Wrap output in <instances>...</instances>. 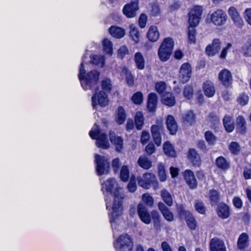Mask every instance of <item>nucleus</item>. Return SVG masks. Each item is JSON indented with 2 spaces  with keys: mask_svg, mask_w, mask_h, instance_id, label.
<instances>
[{
  "mask_svg": "<svg viewBox=\"0 0 251 251\" xmlns=\"http://www.w3.org/2000/svg\"><path fill=\"white\" fill-rule=\"evenodd\" d=\"M101 191L104 196L106 209L108 214L113 236L115 238L117 230H119L118 225L122 223L123 212V200L125 194L123 188L119 186L115 178H108L101 183Z\"/></svg>",
  "mask_w": 251,
  "mask_h": 251,
  "instance_id": "obj_1",
  "label": "nucleus"
},
{
  "mask_svg": "<svg viewBox=\"0 0 251 251\" xmlns=\"http://www.w3.org/2000/svg\"><path fill=\"white\" fill-rule=\"evenodd\" d=\"M89 61L88 55H84L82 58L78 74L81 85L85 91L93 90L97 87L100 75V72L97 70H92L86 73L85 65H87Z\"/></svg>",
  "mask_w": 251,
  "mask_h": 251,
  "instance_id": "obj_2",
  "label": "nucleus"
},
{
  "mask_svg": "<svg viewBox=\"0 0 251 251\" xmlns=\"http://www.w3.org/2000/svg\"><path fill=\"white\" fill-rule=\"evenodd\" d=\"M202 12L201 6H194L189 13V23L190 27L188 28V38L191 43H194L195 39V29L194 27L197 26L200 22Z\"/></svg>",
  "mask_w": 251,
  "mask_h": 251,
  "instance_id": "obj_3",
  "label": "nucleus"
},
{
  "mask_svg": "<svg viewBox=\"0 0 251 251\" xmlns=\"http://www.w3.org/2000/svg\"><path fill=\"white\" fill-rule=\"evenodd\" d=\"M113 244L116 251H132L134 246L131 236L127 233L115 238Z\"/></svg>",
  "mask_w": 251,
  "mask_h": 251,
  "instance_id": "obj_4",
  "label": "nucleus"
},
{
  "mask_svg": "<svg viewBox=\"0 0 251 251\" xmlns=\"http://www.w3.org/2000/svg\"><path fill=\"white\" fill-rule=\"evenodd\" d=\"M90 136L93 139H96V145L98 148L107 149L110 144L107 140L106 134L100 130L99 126L95 124L89 132Z\"/></svg>",
  "mask_w": 251,
  "mask_h": 251,
  "instance_id": "obj_5",
  "label": "nucleus"
},
{
  "mask_svg": "<svg viewBox=\"0 0 251 251\" xmlns=\"http://www.w3.org/2000/svg\"><path fill=\"white\" fill-rule=\"evenodd\" d=\"M173 47L174 41L172 38L167 37L164 39L158 51L159 57L162 61L165 62L169 59Z\"/></svg>",
  "mask_w": 251,
  "mask_h": 251,
  "instance_id": "obj_6",
  "label": "nucleus"
},
{
  "mask_svg": "<svg viewBox=\"0 0 251 251\" xmlns=\"http://www.w3.org/2000/svg\"><path fill=\"white\" fill-rule=\"evenodd\" d=\"M95 163L96 164V169L98 175L107 174L109 172L110 162L105 157L96 154Z\"/></svg>",
  "mask_w": 251,
  "mask_h": 251,
  "instance_id": "obj_7",
  "label": "nucleus"
},
{
  "mask_svg": "<svg viewBox=\"0 0 251 251\" xmlns=\"http://www.w3.org/2000/svg\"><path fill=\"white\" fill-rule=\"evenodd\" d=\"M137 180L138 185L146 189L150 188L151 185H153L155 187H157L158 185L155 175L151 173H146L142 176H138Z\"/></svg>",
  "mask_w": 251,
  "mask_h": 251,
  "instance_id": "obj_8",
  "label": "nucleus"
},
{
  "mask_svg": "<svg viewBox=\"0 0 251 251\" xmlns=\"http://www.w3.org/2000/svg\"><path fill=\"white\" fill-rule=\"evenodd\" d=\"M108 101L107 94L102 91H96L92 97V106L96 110L98 106L105 107L107 105Z\"/></svg>",
  "mask_w": 251,
  "mask_h": 251,
  "instance_id": "obj_9",
  "label": "nucleus"
},
{
  "mask_svg": "<svg viewBox=\"0 0 251 251\" xmlns=\"http://www.w3.org/2000/svg\"><path fill=\"white\" fill-rule=\"evenodd\" d=\"M227 20L226 13L221 9H218L213 12L210 18V21L214 25L221 26L225 24Z\"/></svg>",
  "mask_w": 251,
  "mask_h": 251,
  "instance_id": "obj_10",
  "label": "nucleus"
},
{
  "mask_svg": "<svg viewBox=\"0 0 251 251\" xmlns=\"http://www.w3.org/2000/svg\"><path fill=\"white\" fill-rule=\"evenodd\" d=\"M192 69L188 63H183L179 69V79L183 83L187 82L191 76Z\"/></svg>",
  "mask_w": 251,
  "mask_h": 251,
  "instance_id": "obj_11",
  "label": "nucleus"
},
{
  "mask_svg": "<svg viewBox=\"0 0 251 251\" xmlns=\"http://www.w3.org/2000/svg\"><path fill=\"white\" fill-rule=\"evenodd\" d=\"M138 9V1L137 0L131 1L126 4L123 9L124 14L128 18L134 17L136 15V11Z\"/></svg>",
  "mask_w": 251,
  "mask_h": 251,
  "instance_id": "obj_12",
  "label": "nucleus"
},
{
  "mask_svg": "<svg viewBox=\"0 0 251 251\" xmlns=\"http://www.w3.org/2000/svg\"><path fill=\"white\" fill-rule=\"evenodd\" d=\"M137 212L139 218L142 222L147 225H149L151 223V215L143 203H140L138 204Z\"/></svg>",
  "mask_w": 251,
  "mask_h": 251,
  "instance_id": "obj_13",
  "label": "nucleus"
},
{
  "mask_svg": "<svg viewBox=\"0 0 251 251\" xmlns=\"http://www.w3.org/2000/svg\"><path fill=\"white\" fill-rule=\"evenodd\" d=\"M218 78L222 84L226 87L229 86L232 80V76L230 72L226 69L220 72L218 75Z\"/></svg>",
  "mask_w": 251,
  "mask_h": 251,
  "instance_id": "obj_14",
  "label": "nucleus"
},
{
  "mask_svg": "<svg viewBox=\"0 0 251 251\" xmlns=\"http://www.w3.org/2000/svg\"><path fill=\"white\" fill-rule=\"evenodd\" d=\"M221 42L219 39H214L212 43L208 45L205 49V52L208 56L215 55L220 49Z\"/></svg>",
  "mask_w": 251,
  "mask_h": 251,
  "instance_id": "obj_15",
  "label": "nucleus"
},
{
  "mask_svg": "<svg viewBox=\"0 0 251 251\" xmlns=\"http://www.w3.org/2000/svg\"><path fill=\"white\" fill-rule=\"evenodd\" d=\"M109 138L111 143L115 146L116 151L121 152L123 149V138L121 136H116L112 131L109 132Z\"/></svg>",
  "mask_w": 251,
  "mask_h": 251,
  "instance_id": "obj_16",
  "label": "nucleus"
},
{
  "mask_svg": "<svg viewBox=\"0 0 251 251\" xmlns=\"http://www.w3.org/2000/svg\"><path fill=\"white\" fill-rule=\"evenodd\" d=\"M210 248L211 251H226L224 242L217 238L211 240Z\"/></svg>",
  "mask_w": 251,
  "mask_h": 251,
  "instance_id": "obj_17",
  "label": "nucleus"
},
{
  "mask_svg": "<svg viewBox=\"0 0 251 251\" xmlns=\"http://www.w3.org/2000/svg\"><path fill=\"white\" fill-rule=\"evenodd\" d=\"M202 90L204 95L208 98L213 97L215 94L214 84L210 80H206L203 83Z\"/></svg>",
  "mask_w": 251,
  "mask_h": 251,
  "instance_id": "obj_18",
  "label": "nucleus"
},
{
  "mask_svg": "<svg viewBox=\"0 0 251 251\" xmlns=\"http://www.w3.org/2000/svg\"><path fill=\"white\" fill-rule=\"evenodd\" d=\"M228 13L236 25L238 27H241L243 25V21L236 9L234 7H230L228 9Z\"/></svg>",
  "mask_w": 251,
  "mask_h": 251,
  "instance_id": "obj_19",
  "label": "nucleus"
},
{
  "mask_svg": "<svg viewBox=\"0 0 251 251\" xmlns=\"http://www.w3.org/2000/svg\"><path fill=\"white\" fill-rule=\"evenodd\" d=\"M184 177L187 184L191 188L194 189L197 187V180L192 171L189 170H186L184 173Z\"/></svg>",
  "mask_w": 251,
  "mask_h": 251,
  "instance_id": "obj_20",
  "label": "nucleus"
},
{
  "mask_svg": "<svg viewBox=\"0 0 251 251\" xmlns=\"http://www.w3.org/2000/svg\"><path fill=\"white\" fill-rule=\"evenodd\" d=\"M217 213L218 216L222 219L228 218L230 216L228 206L224 203H220L217 208Z\"/></svg>",
  "mask_w": 251,
  "mask_h": 251,
  "instance_id": "obj_21",
  "label": "nucleus"
},
{
  "mask_svg": "<svg viewBox=\"0 0 251 251\" xmlns=\"http://www.w3.org/2000/svg\"><path fill=\"white\" fill-rule=\"evenodd\" d=\"M158 207L166 220L170 222L173 221L174 220L173 214L169 210L168 207H166L163 202H159L158 203Z\"/></svg>",
  "mask_w": 251,
  "mask_h": 251,
  "instance_id": "obj_22",
  "label": "nucleus"
},
{
  "mask_svg": "<svg viewBox=\"0 0 251 251\" xmlns=\"http://www.w3.org/2000/svg\"><path fill=\"white\" fill-rule=\"evenodd\" d=\"M166 125L170 134H175L177 130V125L173 116L171 115L168 116L166 120Z\"/></svg>",
  "mask_w": 251,
  "mask_h": 251,
  "instance_id": "obj_23",
  "label": "nucleus"
},
{
  "mask_svg": "<svg viewBox=\"0 0 251 251\" xmlns=\"http://www.w3.org/2000/svg\"><path fill=\"white\" fill-rule=\"evenodd\" d=\"M109 32L112 36L115 38L120 39L125 35V31L124 28L113 25L109 28Z\"/></svg>",
  "mask_w": 251,
  "mask_h": 251,
  "instance_id": "obj_24",
  "label": "nucleus"
},
{
  "mask_svg": "<svg viewBox=\"0 0 251 251\" xmlns=\"http://www.w3.org/2000/svg\"><path fill=\"white\" fill-rule=\"evenodd\" d=\"M90 62L96 66L103 67L105 64V57L104 55L92 54L90 56Z\"/></svg>",
  "mask_w": 251,
  "mask_h": 251,
  "instance_id": "obj_25",
  "label": "nucleus"
},
{
  "mask_svg": "<svg viewBox=\"0 0 251 251\" xmlns=\"http://www.w3.org/2000/svg\"><path fill=\"white\" fill-rule=\"evenodd\" d=\"M148 39L152 42H156L159 37V33L156 26L151 25L150 27L147 34Z\"/></svg>",
  "mask_w": 251,
  "mask_h": 251,
  "instance_id": "obj_26",
  "label": "nucleus"
},
{
  "mask_svg": "<svg viewBox=\"0 0 251 251\" xmlns=\"http://www.w3.org/2000/svg\"><path fill=\"white\" fill-rule=\"evenodd\" d=\"M161 101L164 104L170 107L174 106L176 103L174 96L169 92L165 93L162 95Z\"/></svg>",
  "mask_w": 251,
  "mask_h": 251,
  "instance_id": "obj_27",
  "label": "nucleus"
},
{
  "mask_svg": "<svg viewBox=\"0 0 251 251\" xmlns=\"http://www.w3.org/2000/svg\"><path fill=\"white\" fill-rule=\"evenodd\" d=\"M157 102V97L154 93H151L148 97L147 107L150 112L155 111Z\"/></svg>",
  "mask_w": 251,
  "mask_h": 251,
  "instance_id": "obj_28",
  "label": "nucleus"
},
{
  "mask_svg": "<svg viewBox=\"0 0 251 251\" xmlns=\"http://www.w3.org/2000/svg\"><path fill=\"white\" fill-rule=\"evenodd\" d=\"M102 50L107 55L111 56L113 54V44L107 38H104L102 42Z\"/></svg>",
  "mask_w": 251,
  "mask_h": 251,
  "instance_id": "obj_29",
  "label": "nucleus"
},
{
  "mask_svg": "<svg viewBox=\"0 0 251 251\" xmlns=\"http://www.w3.org/2000/svg\"><path fill=\"white\" fill-rule=\"evenodd\" d=\"M249 236L246 233H242L239 237L237 247L239 250H244L248 245Z\"/></svg>",
  "mask_w": 251,
  "mask_h": 251,
  "instance_id": "obj_30",
  "label": "nucleus"
},
{
  "mask_svg": "<svg viewBox=\"0 0 251 251\" xmlns=\"http://www.w3.org/2000/svg\"><path fill=\"white\" fill-rule=\"evenodd\" d=\"M188 156L191 160L193 165L200 166L201 164V159L200 155L197 153L194 149H190L188 152Z\"/></svg>",
  "mask_w": 251,
  "mask_h": 251,
  "instance_id": "obj_31",
  "label": "nucleus"
},
{
  "mask_svg": "<svg viewBox=\"0 0 251 251\" xmlns=\"http://www.w3.org/2000/svg\"><path fill=\"white\" fill-rule=\"evenodd\" d=\"M129 36L135 44H138L140 41V34L137 28L133 25L129 27Z\"/></svg>",
  "mask_w": 251,
  "mask_h": 251,
  "instance_id": "obj_32",
  "label": "nucleus"
},
{
  "mask_svg": "<svg viewBox=\"0 0 251 251\" xmlns=\"http://www.w3.org/2000/svg\"><path fill=\"white\" fill-rule=\"evenodd\" d=\"M237 130L241 134H244L246 131V122L245 118L239 116L236 119Z\"/></svg>",
  "mask_w": 251,
  "mask_h": 251,
  "instance_id": "obj_33",
  "label": "nucleus"
},
{
  "mask_svg": "<svg viewBox=\"0 0 251 251\" xmlns=\"http://www.w3.org/2000/svg\"><path fill=\"white\" fill-rule=\"evenodd\" d=\"M138 164L141 168L148 170L152 165L151 161L145 155H141L138 160Z\"/></svg>",
  "mask_w": 251,
  "mask_h": 251,
  "instance_id": "obj_34",
  "label": "nucleus"
},
{
  "mask_svg": "<svg viewBox=\"0 0 251 251\" xmlns=\"http://www.w3.org/2000/svg\"><path fill=\"white\" fill-rule=\"evenodd\" d=\"M126 118L125 110L122 106H119L116 112V121L119 125L123 124Z\"/></svg>",
  "mask_w": 251,
  "mask_h": 251,
  "instance_id": "obj_35",
  "label": "nucleus"
},
{
  "mask_svg": "<svg viewBox=\"0 0 251 251\" xmlns=\"http://www.w3.org/2000/svg\"><path fill=\"white\" fill-rule=\"evenodd\" d=\"M183 122L185 124L192 125L195 121V116L191 110L188 111L182 115Z\"/></svg>",
  "mask_w": 251,
  "mask_h": 251,
  "instance_id": "obj_36",
  "label": "nucleus"
},
{
  "mask_svg": "<svg viewBox=\"0 0 251 251\" xmlns=\"http://www.w3.org/2000/svg\"><path fill=\"white\" fill-rule=\"evenodd\" d=\"M223 125L228 132H232L234 128V125L232 118L228 116H225L223 119Z\"/></svg>",
  "mask_w": 251,
  "mask_h": 251,
  "instance_id": "obj_37",
  "label": "nucleus"
},
{
  "mask_svg": "<svg viewBox=\"0 0 251 251\" xmlns=\"http://www.w3.org/2000/svg\"><path fill=\"white\" fill-rule=\"evenodd\" d=\"M163 151L165 154L169 156L175 157L176 151L174 146L169 142L166 141L163 145Z\"/></svg>",
  "mask_w": 251,
  "mask_h": 251,
  "instance_id": "obj_38",
  "label": "nucleus"
},
{
  "mask_svg": "<svg viewBox=\"0 0 251 251\" xmlns=\"http://www.w3.org/2000/svg\"><path fill=\"white\" fill-rule=\"evenodd\" d=\"M134 61L138 69L143 70L144 68L145 60L141 53L138 52L135 54Z\"/></svg>",
  "mask_w": 251,
  "mask_h": 251,
  "instance_id": "obj_39",
  "label": "nucleus"
},
{
  "mask_svg": "<svg viewBox=\"0 0 251 251\" xmlns=\"http://www.w3.org/2000/svg\"><path fill=\"white\" fill-rule=\"evenodd\" d=\"M122 75H125L126 83L129 86H132L134 84V78L131 72L126 68L122 69Z\"/></svg>",
  "mask_w": 251,
  "mask_h": 251,
  "instance_id": "obj_40",
  "label": "nucleus"
},
{
  "mask_svg": "<svg viewBox=\"0 0 251 251\" xmlns=\"http://www.w3.org/2000/svg\"><path fill=\"white\" fill-rule=\"evenodd\" d=\"M151 217L153 221L154 227L157 230H160L161 229V223L160 219V215L156 211H152L151 212Z\"/></svg>",
  "mask_w": 251,
  "mask_h": 251,
  "instance_id": "obj_41",
  "label": "nucleus"
},
{
  "mask_svg": "<svg viewBox=\"0 0 251 251\" xmlns=\"http://www.w3.org/2000/svg\"><path fill=\"white\" fill-rule=\"evenodd\" d=\"M217 166L223 170H226L229 168V163L223 156L218 157L216 160Z\"/></svg>",
  "mask_w": 251,
  "mask_h": 251,
  "instance_id": "obj_42",
  "label": "nucleus"
},
{
  "mask_svg": "<svg viewBox=\"0 0 251 251\" xmlns=\"http://www.w3.org/2000/svg\"><path fill=\"white\" fill-rule=\"evenodd\" d=\"M161 196L165 202V203L169 206H171L173 204V199L170 193L167 190L164 189L161 192Z\"/></svg>",
  "mask_w": 251,
  "mask_h": 251,
  "instance_id": "obj_43",
  "label": "nucleus"
},
{
  "mask_svg": "<svg viewBox=\"0 0 251 251\" xmlns=\"http://www.w3.org/2000/svg\"><path fill=\"white\" fill-rule=\"evenodd\" d=\"M241 51L245 56H251V39H249L242 47Z\"/></svg>",
  "mask_w": 251,
  "mask_h": 251,
  "instance_id": "obj_44",
  "label": "nucleus"
},
{
  "mask_svg": "<svg viewBox=\"0 0 251 251\" xmlns=\"http://www.w3.org/2000/svg\"><path fill=\"white\" fill-rule=\"evenodd\" d=\"M135 122L137 129H141L144 124V118L142 113L140 111L136 112L135 116Z\"/></svg>",
  "mask_w": 251,
  "mask_h": 251,
  "instance_id": "obj_45",
  "label": "nucleus"
},
{
  "mask_svg": "<svg viewBox=\"0 0 251 251\" xmlns=\"http://www.w3.org/2000/svg\"><path fill=\"white\" fill-rule=\"evenodd\" d=\"M204 138L209 145H214L216 143V137L209 131H207L205 132Z\"/></svg>",
  "mask_w": 251,
  "mask_h": 251,
  "instance_id": "obj_46",
  "label": "nucleus"
},
{
  "mask_svg": "<svg viewBox=\"0 0 251 251\" xmlns=\"http://www.w3.org/2000/svg\"><path fill=\"white\" fill-rule=\"evenodd\" d=\"M129 177V172L127 166H123L120 171V178L123 181H127Z\"/></svg>",
  "mask_w": 251,
  "mask_h": 251,
  "instance_id": "obj_47",
  "label": "nucleus"
},
{
  "mask_svg": "<svg viewBox=\"0 0 251 251\" xmlns=\"http://www.w3.org/2000/svg\"><path fill=\"white\" fill-rule=\"evenodd\" d=\"M142 199L143 201L150 207H152L154 203L153 198L148 193L144 194L142 195Z\"/></svg>",
  "mask_w": 251,
  "mask_h": 251,
  "instance_id": "obj_48",
  "label": "nucleus"
},
{
  "mask_svg": "<svg viewBox=\"0 0 251 251\" xmlns=\"http://www.w3.org/2000/svg\"><path fill=\"white\" fill-rule=\"evenodd\" d=\"M158 170L160 181H165L166 179V175L164 165L162 163L159 164L158 166Z\"/></svg>",
  "mask_w": 251,
  "mask_h": 251,
  "instance_id": "obj_49",
  "label": "nucleus"
},
{
  "mask_svg": "<svg viewBox=\"0 0 251 251\" xmlns=\"http://www.w3.org/2000/svg\"><path fill=\"white\" fill-rule=\"evenodd\" d=\"M188 226L191 229H195L196 227V222L194 218L190 214L185 218Z\"/></svg>",
  "mask_w": 251,
  "mask_h": 251,
  "instance_id": "obj_50",
  "label": "nucleus"
},
{
  "mask_svg": "<svg viewBox=\"0 0 251 251\" xmlns=\"http://www.w3.org/2000/svg\"><path fill=\"white\" fill-rule=\"evenodd\" d=\"M183 95L185 98L189 100L193 96V89L190 85H186L183 90Z\"/></svg>",
  "mask_w": 251,
  "mask_h": 251,
  "instance_id": "obj_51",
  "label": "nucleus"
},
{
  "mask_svg": "<svg viewBox=\"0 0 251 251\" xmlns=\"http://www.w3.org/2000/svg\"><path fill=\"white\" fill-rule=\"evenodd\" d=\"M229 149L232 153L237 154L240 151V147L237 142H232L229 145Z\"/></svg>",
  "mask_w": 251,
  "mask_h": 251,
  "instance_id": "obj_52",
  "label": "nucleus"
},
{
  "mask_svg": "<svg viewBox=\"0 0 251 251\" xmlns=\"http://www.w3.org/2000/svg\"><path fill=\"white\" fill-rule=\"evenodd\" d=\"M209 199L212 202L217 203L220 199L219 193L215 190H210L209 192Z\"/></svg>",
  "mask_w": 251,
  "mask_h": 251,
  "instance_id": "obj_53",
  "label": "nucleus"
},
{
  "mask_svg": "<svg viewBox=\"0 0 251 251\" xmlns=\"http://www.w3.org/2000/svg\"><path fill=\"white\" fill-rule=\"evenodd\" d=\"M127 188L128 191L131 193H134L136 190L137 185L134 177L132 176L131 177L130 181L127 185Z\"/></svg>",
  "mask_w": 251,
  "mask_h": 251,
  "instance_id": "obj_54",
  "label": "nucleus"
},
{
  "mask_svg": "<svg viewBox=\"0 0 251 251\" xmlns=\"http://www.w3.org/2000/svg\"><path fill=\"white\" fill-rule=\"evenodd\" d=\"M132 100L136 104H140L143 101V95L141 92L135 93L132 97Z\"/></svg>",
  "mask_w": 251,
  "mask_h": 251,
  "instance_id": "obj_55",
  "label": "nucleus"
},
{
  "mask_svg": "<svg viewBox=\"0 0 251 251\" xmlns=\"http://www.w3.org/2000/svg\"><path fill=\"white\" fill-rule=\"evenodd\" d=\"M176 207L177 212L181 218H186L188 215L190 214L189 212L187 211L184 209L182 205L177 204Z\"/></svg>",
  "mask_w": 251,
  "mask_h": 251,
  "instance_id": "obj_56",
  "label": "nucleus"
},
{
  "mask_svg": "<svg viewBox=\"0 0 251 251\" xmlns=\"http://www.w3.org/2000/svg\"><path fill=\"white\" fill-rule=\"evenodd\" d=\"M195 208L196 210L200 214H203L205 212V208L203 203L200 201H195Z\"/></svg>",
  "mask_w": 251,
  "mask_h": 251,
  "instance_id": "obj_57",
  "label": "nucleus"
},
{
  "mask_svg": "<svg viewBox=\"0 0 251 251\" xmlns=\"http://www.w3.org/2000/svg\"><path fill=\"white\" fill-rule=\"evenodd\" d=\"M102 89L106 91H110L112 88L111 81L108 78L103 79L101 82Z\"/></svg>",
  "mask_w": 251,
  "mask_h": 251,
  "instance_id": "obj_58",
  "label": "nucleus"
},
{
  "mask_svg": "<svg viewBox=\"0 0 251 251\" xmlns=\"http://www.w3.org/2000/svg\"><path fill=\"white\" fill-rule=\"evenodd\" d=\"M249 101V97L247 94H242L240 95L238 98V102L239 103L242 105H245L247 104Z\"/></svg>",
  "mask_w": 251,
  "mask_h": 251,
  "instance_id": "obj_59",
  "label": "nucleus"
},
{
  "mask_svg": "<svg viewBox=\"0 0 251 251\" xmlns=\"http://www.w3.org/2000/svg\"><path fill=\"white\" fill-rule=\"evenodd\" d=\"M128 53V50L125 46H123L118 50V56L121 58H123L126 54Z\"/></svg>",
  "mask_w": 251,
  "mask_h": 251,
  "instance_id": "obj_60",
  "label": "nucleus"
},
{
  "mask_svg": "<svg viewBox=\"0 0 251 251\" xmlns=\"http://www.w3.org/2000/svg\"><path fill=\"white\" fill-rule=\"evenodd\" d=\"M166 84L162 81L158 82L155 84V89L159 94H162L163 92L166 89Z\"/></svg>",
  "mask_w": 251,
  "mask_h": 251,
  "instance_id": "obj_61",
  "label": "nucleus"
},
{
  "mask_svg": "<svg viewBox=\"0 0 251 251\" xmlns=\"http://www.w3.org/2000/svg\"><path fill=\"white\" fill-rule=\"evenodd\" d=\"M147 21V16L145 14H142L139 18V25L141 28L146 26Z\"/></svg>",
  "mask_w": 251,
  "mask_h": 251,
  "instance_id": "obj_62",
  "label": "nucleus"
},
{
  "mask_svg": "<svg viewBox=\"0 0 251 251\" xmlns=\"http://www.w3.org/2000/svg\"><path fill=\"white\" fill-rule=\"evenodd\" d=\"M232 47V45L230 43L227 44L226 47H225L220 54V58L224 59L226 56L227 52L230 50Z\"/></svg>",
  "mask_w": 251,
  "mask_h": 251,
  "instance_id": "obj_63",
  "label": "nucleus"
},
{
  "mask_svg": "<svg viewBox=\"0 0 251 251\" xmlns=\"http://www.w3.org/2000/svg\"><path fill=\"white\" fill-rule=\"evenodd\" d=\"M244 17L247 22L251 25V8H247L245 10Z\"/></svg>",
  "mask_w": 251,
  "mask_h": 251,
  "instance_id": "obj_64",
  "label": "nucleus"
}]
</instances>
